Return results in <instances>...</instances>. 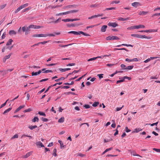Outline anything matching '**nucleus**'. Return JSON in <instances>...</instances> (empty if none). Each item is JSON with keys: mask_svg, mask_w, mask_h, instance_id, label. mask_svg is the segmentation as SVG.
Instances as JSON below:
<instances>
[{"mask_svg": "<svg viewBox=\"0 0 160 160\" xmlns=\"http://www.w3.org/2000/svg\"><path fill=\"white\" fill-rule=\"evenodd\" d=\"M47 36L55 37V35L53 34H38V37H46Z\"/></svg>", "mask_w": 160, "mask_h": 160, "instance_id": "nucleus-1", "label": "nucleus"}, {"mask_svg": "<svg viewBox=\"0 0 160 160\" xmlns=\"http://www.w3.org/2000/svg\"><path fill=\"white\" fill-rule=\"evenodd\" d=\"M119 39V38L118 37L113 36H109L106 38V40L108 41L112 40H118Z\"/></svg>", "mask_w": 160, "mask_h": 160, "instance_id": "nucleus-2", "label": "nucleus"}, {"mask_svg": "<svg viewBox=\"0 0 160 160\" xmlns=\"http://www.w3.org/2000/svg\"><path fill=\"white\" fill-rule=\"evenodd\" d=\"M109 56H110V55H105L103 56H98V57H94V58H91L90 59H88V62H89V61H92V60H96V59H97L98 58H102L104 57H108Z\"/></svg>", "mask_w": 160, "mask_h": 160, "instance_id": "nucleus-3", "label": "nucleus"}, {"mask_svg": "<svg viewBox=\"0 0 160 160\" xmlns=\"http://www.w3.org/2000/svg\"><path fill=\"white\" fill-rule=\"evenodd\" d=\"M43 27L42 26H39V25H30L29 26V28H34V29H39L40 28H42Z\"/></svg>", "mask_w": 160, "mask_h": 160, "instance_id": "nucleus-4", "label": "nucleus"}, {"mask_svg": "<svg viewBox=\"0 0 160 160\" xmlns=\"http://www.w3.org/2000/svg\"><path fill=\"white\" fill-rule=\"evenodd\" d=\"M78 10H72L67 11L66 12H63L62 14H63V15H66L67 14H68L69 13L77 12H78Z\"/></svg>", "mask_w": 160, "mask_h": 160, "instance_id": "nucleus-5", "label": "nucleus"}, {"mask_svg": "<svg viewBox=\"0 0 160 160\" xmlns=\"http://www.w3.org/2000/svg\"><path fill=\"white\" fill-rule=\"evenodd\" d=\"M132 5L133 7L137 8L138 6H141L142 5L141 3L138 2H134L132 3Z\"/></svg>", "mask_w": 160, "mask_h": 160, "instance_id": "nucleus-6", "label": "nucleus"}, {"mask_svg": "<svg viewBox=\"0 0 160 160\" xmlns=\"http://www.w3.org/2000/svg\"><path fill=\"white\" fill-rule=\"evenodd\" d=\"M12 54V53H11L8 55L5 56L3 59V62H5L7 59H9L10 58Z\"/></svg>", "mask_w": 160, "mask_h": 160, "instance_id": "nucleus-7", "label": "nucleus"}, {"mask_svg": "<svg viewBox=\"0 0 160 160\" xmlns=\"http://www.w3.org/2000/svg\"><path fill=\"white\" fill-rule=\"evenodd\" d=\"M108 25L113 28L116 27L118 26V24L115 22H109L108 23Z\"/></svg>", "mask_w": 160, "mask_h": 160, "instance_id": "nucleus-8", "label": "nucleus"}, {"mask_svg": "<svg viewBox=\"0 0 160 160\" xmlns=\"http://www.w3.org/2000/svg\"><path fill=\"white\" fill-rule=\"evenodd\" d=\"M152 37L150 36H147L145 35H140L139 38H146L148 39H150L152 38Z\"/></svg>", "mask_w": 160, "mask_h": 160, "instance_id": "nucleus-9", "label": "nucleus"}, {"mask_svg": "<svg viewBox=\"0 0 160 160\" xmlns=\"http://www.w3.org/2000/svg\"><path fill=\"white\" fill-rule=\"evenodd\" d=\"M133 67L134 66L133 65L129 66L127 67L126 68L122 69L127 71L128 70L132 69L133 68Z\"/></svg>", "mask_w": 160, "mask_h": 160, "instance_id": "nucleus-10", "label": "nucleus"}, {"mask_svg": "<svg viewBox=\"0 0 160 160\" xmlns=\"http://www.w3.org/2000/svg\"><path fill=\"white\" fill-rule=\"evenodd\" d=\"M32 154L31 152H28L26 155H23L21 157V158H27L29 157Z\"/></svg>", "mask_w": 160, "mask_h": 160, "instance_id": "nucleus-11", "label": "nucleus"}, {"mask_svg": "<svg viewBox=\"0 0 160 160\" xmlns=\"http://www.w3.org/2000/svg\"><path fill=\"white\" fill-rule=\"evenodd\" d=\"M107 25H103L101 28V31L102 32H105L106 28H107Z\"/></svg>", "mask_w": 160, "mask_h": 160, "instance_id": "nucleus-12", "label": "nucleus"}, {"mask_svg": "<svg viewBox=\"0 0 160 160\" xmlns=\"http://www.w3.org/2000/svg\"><path fill=\"white\" fill-rule=\"evenodd\" d=\"M68 33H72L74 35H80L79 31L78 32H77L76 31H71L68 32Z\"/></svg>", "mask_w": 160, "mask_h": 160, "instance_id": "nucleus-13", "label": "nucleus"}, {"mask_svg": "<svg viewBox=\"0 0 160 160\" xmlns=\"http://www.w3.org/2000/svg\"><path fill=\"white\" fill-rule=\"evenodd\" d=\"M99 4L96 3L94 4H92L89 5L90 8H95L98 7Z\"/></svg>", "mask_w": 160, "mask_h": 160, "instance_id": "nucleus-14", "label": "nucleus"}, {"mask_svg": "<svg viewBox=\"0 0 160 160\" xmlns=\"http://www.w3.org/2000/svg\"><path fill=\"white\" fill-rule=\"evenodd\" d=\"M9 34L10 36L15 35L16 34V32L13 30H10L9 32Z\"/></svg>", "mask_w": 160, "mask_h": 160, "instance_id": "nucleus-15", "label": "nucleus"}, {"mask_svg": "<svg viewBox=\"0 0 160 160\" xmlns=\"http://www.w3.org/2000/svg\"><path fill=\"white\" fill-rule=\"evenodd\" d=\"M36 145L37 146H41V147H44V146L42 144V143L40 142L39 141L36 143Z\"/></svg>", "mask_w": 160, "mask_h": 160, "instance_id": "nucleus-16", "label": "nucleus"}, {"mask_svg": "<svg viewBox=\"0 0 160 160\" xmlns=\"http://www.w3.org/2000/svg\"><path fill=\"white\" fill-rule=\"evenodd\" d=\"M129 19V18H122L120 17L118 19V20L121 21H124Z\"/></svg>", "mask_w": 160, "mask_h": 160, "instance_id": "nucleus-17", "label": "nucleus"}, {"mask_svg": "<svg viewBox=\"0 0 160 160\" xmlns=\"http://www.w3.org/2000/svg\"><path fill=\"white\" fill-rule=\"evenodd\" d=\"M148 13V12L145 11H140L139 12L138 14L139 15H145Z\"/></svg>", "mask_w": 160, "mask_h": 160, "instance_id": "nucleus-18", "label": "nucleus"}, {"mask_svg": "<svg viewBox=\"0 0 160 160\" xmlns=\"http://www.w3.org/2000/svg\"><path fill=\"white\" fill-rule=\"evenodd\" d=\"M32 121L33 122H38L39 121V118L37 117H35L32 120Z\"/></svg>", "mask_w": 160, "mask_h": 160, "instance_id": "nucleus-19", "label": "nucleus"}, {"mask_svg": "<svg viewBox=\"0 0 160 160\" xmlns=\"http://www.w3.org/2000/svg\"><path fill=\"white\" fill-rule=\"evenodd\" d=\"M30 29V28H29V26L28 27L26 26V31L25 32V35H28L29 33Z\"/></svg>", "mask_w": 160, "mask_h": 160, "instance_id": "nucleus-20", "label": "nucleus"}, {"mask_svg": "<svg viewBox=\"0 0 160 160\" xmlns=\"http://www.w3.org/2000/svg\"><path fill=\"white\" fill-rule=\"evenodd\" d=\"M12 42H13V40L12 39H9V40L7 42V44H6V45L8 46V45H11L12 44Z\"/></svg>", "mask_w": 160, "mask_h": 160, "instance_id": "nucleus-21", "label": "nucleus"}, {"mask_svg": "<svg viewBox=\"0 0 160 160\" xmlns=\"http://www.w3.org/2000/svg\"><path fill=\"white\" fill-rule=\"evenodd\" d=\"M37 127V126L36 125H30L28 126V128L31 130H33Z\"/></svg>", "mask_w": 160, "mask_h": 160, "instance_id": "nucleus-22", "label": "nucleus"}, {"mask_svg": "<svg viewBox=\"0 0 160 160\" xmlns=\"http://www.w3.org/2000/svg\"><path fill=\"white\" fill-rule=\"evenodd\" d=\"M135 27L136 29H138L140 28H145V26L143 25H136Z\"/></svg>", "mask_w": 160, "mask_h": 160, "instance_id": "nucleus-23", "label": "nucleus"}, {"mask_svg": "<svg viewBox=\"0 0 160 160\" xmlns=\"http://www.w3.org/2000/svg\"><path fill=\"white\" fill-rule=\"evenodd\" d=\"M79 33H80V34H82L84 35L85 36H90V35L88 34V33H84V32H82V31H79Z\"/></svg>", "mask_w": 160, "mask_h": 160, "instance_id": "nucleus-24", "label": "nucleus"}, {"mask_svg": "<svg viewBox=\"0 0 160 160\" xmlns=\"http://www.w3.org/2000/svg\"><path fill=\"white\" fill-rule=\"evenodd\" d=\"M157 31V30L155 29H150L149 30H145V32H156Z\"/></svg>", "mask_w": 160, "mask_h": 160, "instance_id": "nucleus-25", "label": "nucleus"}, {"mask_svg": "<svg viewBox=\"0 0 160 160\" xmlns=\"http://www.w3.org/2000/svg\"><path fill=\"white\" fill-rule=\"evenodd\" d=\"M64 117H62L60 118L58 121V122L59 123H62L64 122Z\"/></svg>", "mask_w": 160, "mask_h": 160, "instance_id": "nucleus-26", "label": "nucleus"}, {"mask_svg": "<svg viewBox=\"0 0 160 160\" xmlns=\"http://www.w3.org/2000/svg\"><path fill=\"white\" fill-rule=\"evenodd\" d=\"M57 150L56 148H55L53 151V155L55 157H56L57 156Z\"/></svg>", "mask_w": 160, "mask_h": 160, "instance_id": "nucleus-27", "label": "nucleus"}, {"mask_svg": "<svg viewBox=\"0 0 160 160\" xmlns=\"http://www.w3.org/2000/svg\"><path fill=\"white\" fill-rule=\"evenodd\" d=\"M142 130V129L140 128H135L134 129V131L133 132H139L140 131Z\"/></svg>", "mask_w": 160, "mask_h": 160, "instance_id": "nucleus-28", "label": "nucleus"}, {"mask_svg": "<svg viewBox=\"0 0 160 160\" xmlns=\"http://www.w3.org/2000/svg\"><path fill=\"white\" fill-rule=\"evenodd\" d=\"M28 5V3H26L22 5H21L20 6L21 8L22 9L23 8H25L27 7Z\"/></svg>", "mask_w": 160, "mask_h": 160, "instance_id": "nucleus-29", "label": "nucleus"}, {"mask_svg": "<svg viewBox=\"0 0 160 160\" xmlns=\"http://www.w3.org/2000/svg\"><path fill=\"white\" fill-rule=\"evenodd\" d=\"M22 31L23 32H25H25L26 31V26H23L22 27H21Z\"/></svg>", "mask_w": 160, "mask_h": 160, "instance_id": "nucleus-30", "label": "nucleus"}, {"mask_svg": "<svg viewBox=\"0 0 160 160\" xmlns=\"http://www.w3.org/2000/svg\"><path fill=\"white\" fill-rule=\"evenodd\" d=\"M79 25H78V24H77V25H75V24H67V26L68 27H75V26H78Z\"/></svg>", "mask_w": 160, "mask_h": 160, "instance_id": "nucleus-31", "label": "nucleus"}, {"mask_svg": "<svg viewBox=\"0 0 160 160\" xmlns=\"http://www.w3.org/2000/svg\"><path fill=\"white\" fill-rule=\"evenodd\" d=\"M11 108H9L5 110L4 112L3 113V114H6L7 113L9 112L11 110Z\"/></svg>", "mask_w": 160, "mask_h": 160, "instance_id": "nucleus-32", "label": "nucleus"}, {"mask_svg": "<svg viewBox=\"0 0 160 160\" xmlns=\"http://www.w3.org/2000/svg\"><path fill=\"white\" fill-rule=\"evenodd\" d=\"M73 44V43H70V44H69L64 45H62L60 44L59 45V46H60V47H65L68 46H69L71 45H72Z\"/></svg>", "mask_w": 160, "mask_h": 160, "instance_id": "nucleus-33", "label": "nucleus"}, {"mask_svg": "<svg viewBox=\"0 0 160 160\" xmlns=\"http://www.w3.org/2000/svg\"><path fill=\"white\" fill-rule=\"evenodd\" d=\"M75 5H68V6H66L65 7H64L63 8V9H65L66 8H71V7H72L73 6H74Z\"/></svg>", "mask_w": 160, "mask_h": 160, "instance_id": "nucleus-34", "label": "nucleus"}, {"mask_svg": "<svg viewBox=\"0 0 160 160\" xmlns=\"http://www.w3.org/2000/svg\"><path fill=\"white\" fill-rule=\"evenodd\" d=\"M99 104V102H95L92 104V105L93 107H96Z\"/></svg>", "mask_w": 160, "mask_h": 160, "instance_id": "nucleus-35", "label": "nucleus"}, {"mask_svg": "<svg viewBox=\"0 0 160 160\" xmlns=\"http://www.w3.org/2000/svg\"><path fill=\"white\" fill-rule=\"evenodd\" d=\"M46 8H51L52 9H53L55 8V6H53L52 5H50L48 6V7H47Z\"/></svg>", "mask_w": 160, "mask_h": 160, "instance_id": "nucleus-36", "label": "nucleus"}, {"mask_svg": "<svg viewBox=\"0 0 160 160\" xmlns=\"http://www.w3.org/2000/svg\"><path fill=\"white\" fill-rule=\"evenodd\" d=\"M131 153L134 156H138L141 157L139 155L136 154V152L135 151H132L131 152Z\"/></svg>", "mask_w": 160, "mask_h": 160, "instance_id": "nucleus-37", "label": "nucleus"}, {"mask_svg": "<svg viewBox=\"0 0 160 160\" xmlns=\"http://www.w3.org/2000/svg\"><path fill=\"white\" fill-rule=\"evenodd\" d=\"M131 36L132 37H135L136 38H139L140 35L138 34H132Z\"/></svg>", "mask_w": 160, "mask_h": 160, "instance_id": "nucleus-38", "label": "nucleus"}, {"mask_svg": "<svg viewBox=\"0 0 160 160\" xmlns=\"http://www.w3.org/2000/svg\"><path fill=\"white\" fill-rule=\"evenodd\" d=\"M136 29L135 26H132L127 28V29L128 30L133 29Z\"/></svg>", "mask_w": 160, "mask_h": 160, "instance_id": "nucleus-39", "label": "nucleus"}, {"mask_svg": "<svg viewBox=\"0 0 160 160\" xmlns=\"http://www.w3.org/2000/svg\"><path fill=\"white\" fill-rule=\"evenodd\" d=\"M115 50H125L127 52L128 51V49H127L124 48H115Z\"/></svg>", "mask_w": 160, "mask_h": 160, "instance_id": "nucleus-40", "label": "nucleus"}, {"mask_svg": "<svg viewBox=\"0 0 160 160\" xmlns=\"http://www.w3.org/2000/svg\"><path fill=\"white\" fill-rule=\"evenodd\" d=\"M8 99L4 103L1 105L0 107V109L2 108V107H4V106H5L7 102H8Z\"/></svg>", "mask_w": 160, "mask_h": 160, "instance_id": "nucleus-41", "label": "nucleus"}, {"mask_svg": "<svg viewBox=\"0 0 160 160\" xmlns=\"http://www.w3.org/2000/svg\"><path fill=\"white\" fill-rule=\"evenodd\" d=\"M32 8L31 7H28L25 9H24L22 11L24 12H25L27 11H28V10H30Z\"/></svg>", "mask_w": 160, "mask_h": 160, "instance_id": "nucleus-42", "label": "nucleus"}, {"mask_svg": "<svg viewBox=\"0 0 160 160\" xmlns=\"http://www.w3.org/2000/svg\"><path fill=\"white\" fill-rule=\"evenodd\" d=\"M18 134H15L11 138V139H13L15 138H18Z\"/></svg>", "mask_w": 160, "mask_h": 160, "instance_id": "nucleus-43", "label": "nucleus"}, {"mask_svg": "<svg viewBox=\"0 0 160 160\" xmlns=\"http://www.w3.org/2000/svg\"><path fill=\"white\" fill-rule=\"evenodd\" d=\"M65 78L63 77H62L60 78L55 80V81L58 82L60 80H63Z\"/></svg>", "mask_w": 160, "mask_h": 160, "instance_id": "nucleus-44", "label": "nucleus"}, {"mask_svg": "<svg viewBox=\"0 0 160 160\" xmlns=\"http://www.w3.org/2000/svg\"><path fill=\"white\" fill-rule=\"evenodd\" d=\"M124 107V106L123 105L121 107H117L116 108V111H118L120 110Z\"/></svg>", "mask_w": 160, "mask_h": 160, "instance_id": "nucleus-45", "label": "nucleus"}, {"mask_svg": "<svg viewBox=\"0 0 160 160\" xmlns=\"http://www.w3.org/2000/svg\"><path fill=\"white\" fill-rule=\"evenodd\" d=\"M38 113L40 115L43 116H46V114L44 112H39Z\"/></svg>", "mask_w": 160, "mask_h": 160, "instance_id": "nucleus-46", "label": "nucleus"}, {"mask_svg": "<svg viewBox=\"0 0 160 160\" xmlns=\"http://www.w3.org/2000/svg\"><path fill=\"white\" fill-rule=\"evenodd\" d=\"M61 21V18H58L56 20L53 21V22L55 23H57Z\"/></svg>", "mask_w": 160, "mask_h": 160, "instance_id": "nucleus-47", "label": "nucleus"}, {"mask_svg": "<svg viewBox=\"0 0 160 160\" xmlns=\"http://www.w3.org/2000/svg\"><path fill=\"white\" fill-rule=\"evenodd\" d=\"M22 8H21L20 6L15 11V13H17Z\"/></svg>", "mask_w": 160, "mask_h": 160, "instance_id": "nucleus-48", "label": "nucleus"}, {"mask_svg": "<svg viewBox=\"0 0 160 160\" xmlns=\"http://www.w3.org/2000/svg\"><path fill=\"white\" fill-rule=\"evenodd\" d=\"M52 72V71L51 70H45L44 72L45 73H48V72Z\"/></svg>", "mask_w": 160, "mask_h": 160, "instance_id": "nucleus-49", "label": "nucleus"}, {"mask_svg": "<svg viewBox=\"0 0 160 160\" xmlns=\"http://www.w3.org/2000/svg\"><path fill=\"white\" fill-rule=\"evenodd\" d=\"M74 83V82L73 81H72L71 83H64V84L65 85H73Z\"/></svg>", "mask_w": 160, "mask_h": 160, "instance_id": "nucleus-50", "label": "nucleus"}, {"mask_svg": "<svg viewBox=\"0 0 160 160\" xmlns=\"http://www.w3.org/2000/svg\"><path fill=\"white\" fill-rule=\"evenodd\" d=\"M111 140H112V139L111 138H110L109 139H104V142H108L111 141Z\"/></svg>", "mask_w": 160, "mask_h": 160, "instance_id": "nucleus-51", "label": "nucleus"}, {"mask_svg": "<svg viewBox=\"0 0 160 160\" xmlns=\"http://www.w3.org/2000/svg\"><path fill=\"white\" fill-rule=\"evenodd\" d=\"M97 18V15H94L90 17H89L88 18V19H92V18Z\"/></svg>", "mask_w": 160, "mask_h": 160, "instance_id": "nucleus-52", "label": "nucleus"}, {"mask_svg": "<svg viewBox=\"0 0 160 160\" xmlns=\"http://www.w3.org/2000/svg\"><path fill=\"white\" fill-rule=\"evenodd\" d=\"M122 45L126 46L127 47L130 46L131 47H133V45H131V44H122Z\"/></svg>", "mask_w": 160, "mask_h": 160, "instance_id": "nucleus-53", "label": "nucleus"}, {"mask_svg": "<svg viewBox=\"0 0 160 160\" xmlns=\"http://www.w3.org/2000/svg\"><path fill=\"white\" fill-rule=\"evenodd\" d=\"M57 65V63H52V64H47L46 66H47L50 67V66H53L54 65Z\"/></svg>", "mask_w": 160, "mask_h": 160, "instance_id": "nucleus-54", "label": "nucleus"}, {"mask_svg": "<svg viewBox=\"0 0 160 160\" xmlns=\"http://www.w3.org/2000/svg\"><path fill=\"white\" fill-rule=\"evenodd\" d=\"M153 150L157 152H160V149L156 148H153Z\"/></svg>", "mask_w": 160, "mask_h": 160, "instance_id": "nucleus-55", "label": "nucleus"}, {"mask_svg": "<svg viewBox=\"0 0 160 160\" xmlns=\"http://www.w3.org/2000/svg\"><path fill=\"white\" fill-rule=\"evenodd\" d=\"M38 75V72H32V76H36Z\"/></svg>", "mask_w": 160, "mask_h": 160, "instance_id": "nucleus-56", "label": "nucleus"}, {"mask_svg": "<svg viewBox=\"0 0 160 160\" xmlns=\"http://www.w3.org/2000/svg\"><path fill=\"white\" fill-rule=\"evenodd\" d=\"M49 41H44L43 42H39L40 44H44L47 43H48Z\"/></svg>", "mask_w": 160, "mask_h": 160, "instance_id": "nucleus-57", "label": "nucleus"}, {"mask_svg": "<svg viewBox=\"0 0 160 160\" xmlns=\"http://www.w3.org/2000/svg\"><path fill=\"white\" fill-rule=\"evenodd\" d=\"M41 119L43 121L45 122L48 121V119L43 118H42Z\"/></svg>", "mask_w": 160, "mask_h": 160, "instance_id": "nucleus-58", "label": "nucleus"}, {"mask_svg": "<svg viewBox=\"0 0 160 160\" xmlns=\"http://www.w3.org/2000/svg\"><path fill=\"white\" fill-rule=\"evenodd\" d=\"M85 75H86V74H85L84 75L82 76L81 77L79 78L78 79H76L75 81H79L83 77H84Z\"/></svg>", "mask_w": 160, "mask_h": 160, "instance_id": "nucleus-59", "label": "nucleus"}, {"mask_svg": "<svg viewBox=\"0 0 160 160\" xmlns=\"http://www.w3.org/2000/svg\"><path fill=\"white\" fill-rule=\"evenodd\" d=\"M115 9V8H114V7H111V8H106L105 10H111Z\"/></svg>", "mask_w": 160, "mask_h": 160, "instance_id": "nucleus-60", "label": "nucleus"}, {"mask_svg": "<svg viewBox=\"0 0 160 160\" xmlns=\"http://www.w3.org/2000/svg\"><path fill=\"white\" fill-rule=\"evenodd\" d=\"M59 70L61 72H65L67 71L66 68H59Z\"/></svg>", "mask_w": 160, "mask_h": 160, "instance_id": "nucleus-61", "label": "nucleus"}, {"mask_svg": "<svg viewBox=\"0 0 160 160\" xmlns=\"http://www.w3.org/2000/svg\"><path fill=\"white\" fill-rule=\"evenodd\" d=\"M75 63H69L67 65V66H74L75 65Z\"/></svg>", "mask_w": 160, "mask_h": 160, "instance_id": "nucleus-62", "label": "nucleus"}, {"mask_svg": "<svg viewBox=\"0 0 160 160\" xmlns=\"http://www.w3.org/2000/svg\"><path fill=\"white\" fill-rule=\"evenodd\" d=\"M60 145L61 148H65L66 146L64 145L63 144V143H61V144Z\"/></svg>", "mask_w": 160, "mask_h": 160, "instance_id": "nucleus-63", "label": "nucleus"}, {"mask_svg": "<svg viewBox=\"0 0 160 160\" xmlns=\"http://www.w3.org/2000/svg\"><path fill=\"white\" fill-rule=\"evenodd\" d=\"M158 15H160V13H156L154 14H153V15H152V17H153L155 16H157Z\"/></svg>", "mask_w": 160, "mask_h": 160, "instance_id": "nucleus-64", "label": "nucleus"}]
</instances>
